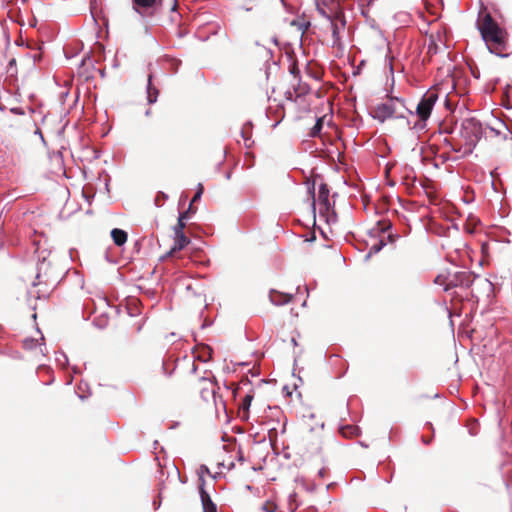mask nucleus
Returning a JSON list of instances; mask_svg holds the SVG:
<instances>
[{"label":"nucleus","instance_id":"f257e3e1","mask_svg":"<svg viewBox=\"0 0 512 512\" xmlns=\"http://www.w3.org/2000/svg\"><path fill=\"white\" fill-rule=\"evenodd\" d=\"M476 28L490 53L500 58L509 57L510 54L506 52L507 32L486 9L480 10Z\"/></svg>","mask_w":512,"mask_h":512},{"label":"nucleus","instance_id":"f03ea898","mask_svg":"<svg viewBox=\"0 0 512 512\" xmlns=\"http://www.w3.org/2000/svg\"><path fill=\"white\" fill-rule=\"evenodd\" d=\"M163 0H132V9L140 17L146 34H150V20L159 12Z\"/></svg>","mask_w":512,"mask_h":512},{"label":"nucleus","instance_id":"7ed1b4c3","mask_svg":"<svg viewBox=\"0 0 512 512\" xmlns=\"http://www.w3.org/2000/svg\"><path fill=\"white\" fill-rule=\"evenodd\" d=\"M460 136L465 140L466 145L476 148L478 142L483 136V127L481 122L474 117L464 119L460 127Z\"/></svg>","mask_w":512,"mask_h":512},{"label":"nucleus","instance_id":"20e7f679","mask_svg":"<svg viewBox=\"0 0 512 512\" xmlns=\"http://www.w3.org/2000/svg\"><path fill=\"white\" fill-rule=\"evenodd\" d=\"M396 113L397 107L393 103L383 102L377 104L370 115L373 119L378 120L380 123H384L386 120L395 117L397 119H405L407 125L410 124L409 119L406 118L403 113Z\"/></svg>","mask_w":512,"mask_h":512},{"label":"nucleus","instance_id":"39448f33","mask_svg":"<svg viewBox=\"0 0 512 512\" xmlns=\"http://www.w3.org/2000/svg\"><path fill=\"white\" fill-rule=\"evenodd\" d=\"M476 277L477 275L471 271H457L449 273L447 283L444 286V291L447 292L456 287L469 288Z\"/></svg>","mask_w":512,"mask_h":512},{"label":"nucleus","instance_id":"423d86ee","mask_svg":"<svg viewBox=\"0 0 512 512\" xmlns=\"http://www.w3.org/2000/svg\"><path fill=\"white\" fill-rule=\"evenodd\" d=\"M438 100V93L436 91L428 90L426 91L420 101L417 104L415 112L416 115H422L426 117H430L432 110Z\"/></svg>","mask_w":512,"mask_h":512},{"label":"nucleus","instance_id":"0eeeda50","mask_svg":"<svg viewBox=\"0 0 512 512\" xmlns=\"http://www.w3.org/2000/svg\"><path fill=\"white\" fill-rule=\"evenodd\" d=\"M50 267V263L46 261V258H42L37 263V272L35 276V281L33 282V286L40 285L42 283L48 284L50 277L48 275V270Z\"/></svg>","mask_w":512,"mask_h":512},{"label":"nucleus","instance_id":"6e6552de","mask_svg":"<svg viewBox=\"0 0 512 512\" xmlns=\"http://www.w3.org/2000/svg\"><path fill=\"white\" fill-rule=\"evenodd\" d=\"M198 489L203 512H217V505L213 502L203 484H199Z\"/></svg>","mask_w":512,"mask_h":512},{"label":"nucleus","instance_id":"1a4fd4ad","mask_svg":"<svg viewBox=\"0 0 512 512\" xmlns=\"http://www.w3.org/2000/svg\"><path fill=\"white\" fill-rule=\"evenodd\" d=\"M18 71H17V65H16V59L11 58L8 61L7 67H6V82L9 86L15 88L16 90L19 89L18 87Z\"/></svg>","mask_w":512,"mask_h":512},{"label":"nucleus","instance_id":"9d476101","mask_svg":"<svg viewBox=\"0 0 512 512\" xmlns=\"http://www.w3.org/2000/svg\"><path fill=\"white\" fill-rule=\"evenodd\" d=\"M270 301L276 306H282L292 301L293 295L289 293H283L275 289H271L269 293Z\"/></svg>","mask_w":512,"mask_h":512},{"label":"nucleus","instance_id":"9b49d317","mask_svg":"<svg viewBox=\"0 0 512 512\" xmlns=\"http://www.w3.org/2000/svg\"><path fill=\"white\" fill-rule=\"evenodd\" d=\"M153 80V74L150 73L147 78V85H146V93H147V103L149 105H152L157 102L159 90L157 87H155L152 83Z\"/></svg>","mask_w":512,"mask_h":512},{"label":"nucleus","instance_id":"f8f14e48","mask_svg":"<svg viewBox=\"0 0 512 512\" xmlns=\"http://www.w3.org/2000/svg\"><path fill=\"white\" fill-rule=\"evenodd\" d=\"M189 243L190 239L185 235V233L174 235V244L170 251H168V254H173L176 251L183 250Z\"/></svg>","mask_w":512,"mask_h":512},{"label":"nucleus","instance_id":"ddd939ff","mask_svg":"<svg viewBox=\"0 0 512 512\" xmlns=\"http://www.w3.org/2000/svg\"><path fill=\"white\" fill-rule=\"evenodd\" d=\"M111 238L116 246H123L128 239V234L120 228H113L110 232Z\"/></svg>","mask_w":512,"mask_h":512},{"label":"nucleus","instance_id":"4468645a","mask_svg":"<svg viewBox=\"0 0 512 512\" xmlns=\"http://www.w3.org/2000/svg\"><path fill=\"white\" fill-rule=\"evenodd\" d=\"M320 205H321L320 214L321 215L328 214L327 218H326V222L328 224L336 222L337 214L334 210V205H332L329 200H328V204H320Z\"/></svg>","mask_w":512,"mask_h":512},{"label":"nucleus","instance_id":"2eb2a0df","mask_svg":"<svg viewBox=\"0 0 512 512\" xmlns=\"http://www.w3.org/2000/svg\"><path fill=\"white\" fill-rule=\"evenodd\" d=\"M376 226H377V230L376 231H374V229L371 230L369 232L370 235L384 234L386 232H389L393 228V224L389 219L378 220L376 223Z\"/></svg>","mask_w":512,"mask_h":512},{"label":"nucleus","instance_id":"dca6fc26","mask_svg":"<svg viewBox=\"0 0 512 512\" xmlns=\"http://www.w3.org/2000/svg\"><path fill=\"white\" fill-rule=\"evenodd\" d=\"M307 186V192L311 197V210L313 213V219H314V227L316 226V206H315V181L314 180H308L306 181Z\"/></svg>","mask_w":512,"mask_h":512},{"label":"nucleus","instance_id":"f3484780","mask_svg":"<svg viewBox=\"0 0 512 512\" xmlns=\"http://www.w3.org/2000/svg\"><path fill=\"white\" fill-rule=\"evenodd\" d=\"M253 400V394L247 393L241 401L240 409L243 410L242 420H248L249 409Z\"/></svg>","mask_w":512,"mask_h":512},{"label":"nucleus","instance_id":"a211bd4d","mask_svg":"<svg viewBox=\"0 0 512 512\" xmlns=\"http://www.w3.org/2000/svg\"><path fill=\"white\" fill-rule=\"evenodd\" d=\"M339 430L344 437L358 436L360 434V428L350 424L341 425Z\"/></svg>","mask_w":512,"mask_h":512},{"label":"nucleus","instance_id":"6ab92c4d","mask_svg":"<svg viewBox=\"0 0 512 512\" xmlns=\"http://www.w3.org/2000/svg\"><path fill=\"white\" fill-rule=\"evenodd\" d=\"M323 125H324V116L316 117L315 124L308 132V136L311 138H316V137L320 136L321 131L323 129Z\"/></svg>","mask_w":512,"mask_h":512},{"label":"nucleus","instance_id":"aec40b11","mask_svg":"<svg viewBox=\"0 0 512 512\" xmlns=\"http://www.w3.org/2000/svg\"><path fill=\"white\" fill-rule=\"evenodd\" d=\"M330 189L326 183H321L318 190V200L320 204H328Z\"/></svg>","mask_w":512,"mask_h":512},{"label":"nucleus","instance_id":"412c9836","mask_svg":"<svg viewBox=\"0 0 512 512\" xmlns=\"http://www.w3.org/2000/svg\"><path fill=\"white\" fill-rule=\"evenodd\" d=\"M316 10L317 12L325 19H327L329 22H332L333 16L328 13L325 9L326 1L325 0H315Z\"/></svg>","mask_w":512,"mask_h":512},{"label":"nucleus","instance_id":"4be33fe9","mask_svg":"<svg viewBox=\"0 0 512 512\" xmlns=\"http://www.w3.org/2000/svg\"><path fill=\"white\" fill-rule=\"evenodd\" d=\"M213 354V349L205 344L201 347V353L196 356V359H198L201 362H207L211 360Z\"/></svg>","mask_w":512,"mask_h":512},{"label":"nucleus","instance_id":"5701e85b","mask_svg":"<svg viewBox=\"0 0 512 512\" xmlns=\"http://www.w3.org/2000/svg\"><path fill=\"white\" fill-rule=\"evenodd\" d=\"M41 343L38 344V341L32 337H27L23 340V348L25 350H33L37 347V345H45V338L44 336L42 335L41 338Z\"/></svg>","mask_w":512,"mask_h":512},{"label":"nucleus","instance_id":"b1692460","mask_svg":"<svg viewBox=\"0 0 512 512\" xmlns=\"http://www.w3.org/2000/svg\"><path fill=\"white\" fill-rule=\"evenodd\" d=\"M253 128V124L251 121H247L242 129H241V137L244 139L245 142L247 141H250L251 140V130Z\"/></svg>","mask_w":512,"mask_h":512},{"label":"nucleus","instance_id":"393cba45","mask_svg":"<svg viewBox=\"0 0 512 512\" xmlns=\"http://www.w3.org/2000/svg\"><path fill=\"white\" fill-rule=\"evenodd\" d=\"M417 117H418V120L414 123L412 129L415 131H422L426 128L427 121L430 117H426V116H422V115H417Z\"/></svg>","mask_w":512,"mask_h":512},{"label":"nucleus","instance_id":"a878e982","mask_svg":"<svg viewBox=\"0 0 512 512\" xmlns=\"http://www.w3.org/2000/svg\"><path fill=\"white\" fill-rule=\"evenodd\" d=\"M198 474V481L199 484H203V487H205V475H211L210 469L205 464H201L199 469L197 470Z\"/></svg>","mask_w":512,"mask_h":512},{"label":"nucleus","instance_id":"bb28decb","mask_svg":"<svg viewBox=\"0 0 512 512\" xmlns=\"http://www.w3.org/2000/svg\"><path fill=\"white\" fill-rule=\"evenodd\" d=\"M511 89V86L510 85H506L505 88H504V91H503V95H502V107L505 108L506 110H511L512 109V105L510 104V101H509V91Z\"/></svg>","mask_w":512,"mask_h":512},{"label":"nucleus","instance_id":"cd10ccee","mask_svg":"<svg viewBox=\"0 0 512 512\" xmlns=\"http://www.w3.org/2000/svg\"><path fill=\"white\" fill-rule=\"evenodd\" d=\"M200 395H201V398L205 401H208L209 400V397H212L215 404L217 403L216 402V391H215V388H211V389H208V388H203L200 392Z\"/></svg>","mask_w":512,"mask_h":512},{"label":"nucleus","instance_id":"c85d7f7f","mask_svg":"<svg viewBox=\"0 0 512 512\" xmlns=\"http://www.w3.org/2000/svg\"><path fill=\"white\" fill-rule=\"evenodd\" d=\"M55 361L62 368H65L69 364L68 357L63 351L56 352Z\"/></svg>","mask_w":512,"mask_h":512},{"label":"nucleus","instance_id":"c756f323","mask_svg":"<svg viewBox=\"0 0 512 512\" xmlns=\"http://www.w3.org/2000/svg\"><path fill=\"white\" fill-rule=\"evenodd\" d=\"M389 98V101L388 103H393L395 106H396V103L400 104L402 106V108L407 111L409 114L413 115V111H411L410 109H408L406 106H405V100L401 97H398V96H388Z\"/></svg>","mask_w":512,"mask_h":512},{"label":"nucleus","instance_id":"7c9ffc66","mask_svg":"<svg viewBox=\"0 0 512 512\" xmlns=\"http://www.w3.org/2000/svg\"><path fill=\"white\" fill-rule=\"evenodd\" d=\"M186 227V223L184 221V217H178L176 225L173 227L174 235L184 233V229Z\"/></svg>","mask_w":512,"mask_h":512},{"label":"nucleus","instance_id":"2f4dec72","mask_svg":"<svg viewBox=\"0 0 512 512\" xmlns=\"http://www.w3.org/2000/svg\"><path fill=\"white\" fill-rule=\"evenodd\" d=\"M387 245V242L384 239H380L377 243L372 245L370 247V254H377L379 253L385 246Z\"/></svg>","mask_w":512,"mask_h":512},{"label":"nucleus","instance_id":"473e14b6","mask_svg":"<svg viewBox=\"0 0 512 512\" xmlns=\"http://www.w3.org/2000/svg\"><path fill=\"white\" fill-rule=\"evenodd\" d=\"M196 213V208L193 207V203L190 202L188 208L185 211L179 212L178 217H184V221L188 220L192 214Z\"/></svg>","mask_w":512,"mask_h":512},{"label":"nucleus","instance_id":"72a5a7b5","mask_svg":"<svg viewBox=\"0 0 512 512\" xmlns=\"http://www.w3.org/2000/svg\"><path fill=\"white\" fill-rule=\"evenodd\" d=\"M167 199L168 195L163 191H159L155 196L154 203L157 207H161Z\"/></svg>","mask_w":512,"mask_h":512},{"label":"nucleus","instance_id":"f704fd0d","mask_svg":"<svg viewBox=\"0 0 512 512\" xmlns=\"http://www.w3.org/2000/svg\"><path fill=\"white\" fill-rule=\"evenodd\" d=\"M276 509L277 504L271 500H267L261 507V510L265 512H275Z\"/></svg>","mask_w":512,"mask_h":512},{"label":"nucleus","instance_id":"c9c22d12","mask_svg":"<svg viewBox=\"0 0 512 512\" xmlns=\"http://www.w3.org/2000/svg\"><path fill=\"white\" fill-rule=\"evenodd\" d=\"M167 62L172 73H176L179 69V66L181 65V61L178 59L167 58Z\"/></svg>","mask_w":512,"mask_h":512},{"label":"nucleus","instance_id":"e433bc0d","mask_svg":"<svg viewBox=\"0 0 512 512\" xmlns=\"http://www.w3.org/2000/svg\"><path fill=\"white\" fill-rule=\"evenodd\" d=\"M289 73L293 75L295 78L300 80V69L296 61H293L289 66Z\"/></svg>","mask_w":512,"mask_h":512},{"label":"nucleus","instance_id":"4c0bfd02","mask_svg":"<svg viewBox=\"0 0 512 512\" xmlns=\"http://www.w3.org/2000/svg\"><path fill=\"white\" fill-rule=\"evenodd\" d=\"M330 24H331V29H332V37L334 39V44H335L336 42H338L340 40V31H339L337 24L334 22V20H332V22H330Z\"/></svg>","mask_w":512,"mask_h":512},{"label":"nucleus","instance_id":"58836bf2","mask_svg":"<svg viewBox=\"0 0 512 512\" xmlns=\"http://www.w3.org/2000/svg\"><path fill=\"white\" fill-rule=\"evenodd\" d=\"M203 192H204L203 185L201 183H199L197 185V189H196V192L191 200V203L199 201L203 195Z\"/></svg>","mask_w":512,"mask_h":512},{"label":"nucleus","instance_id":"ea45409f","mask_svg":"<svg viewBox=\"0 0 512 512\" xmlns=\"http://www.w3.org/2000/svg\"><path fill=\"white\" fill-rule=\"evenodd\" d=\"M162 370H163V373H164L166 376L171 377V376H172V374H173V372H174V370H175V366H174V367H172V369H170V370H169V369H168V366H167V363H166L165 361H163V363H162Z\"/></svg>","mask_w":512,"mask_h":512},{"label":"nucleus","instance_id":"a19ab883","mask_svg":"<svg viewBox=\"0 0 512 512\" xmlns=\"http://www.w3.org/2000/svg\"><path fill=\"white\" fill-rule=\"evenodd\" d=\"M399 234L398 233H389L387 235V240H385L387 243H395L398 239H399Z\"/></svg>","mask_w":512,"mask_h":512},{"label":"nucleus","instance_id":"79ce46f5","mask_svg":"<svg viewBox=\"0 0 512 512\" xmlns=\"http://www.w3.org/2000/svg\"><path fill=\"white\" fill-rule=\"evenodd\" d=\"M474 149L475 148H472L470 145L465 144V149L463 150L461 157L462 158L468 157L469 155H471L473 153Z\"/></svg>","mask_w":512,"mask_h":512},{"label":"nucleus","instance_id":"37998d69","mask_svg":"<svg viewBox=\"0 0 512 512\" xmlns=\"http://www.w3.org/2000/svg\"><path fill=\"white\" fill-rule=\"evenodd\" d=\"M447 279L443 276V275H437L436 278L434 279V283L435 284H438V285H446Z\"/></svg>","mask_w":512,"mask_h":512},{"label":"nucleus","instance_id":"c03bdc74","mask_svg":"<svg viewBox=\"0 0 512 512\" xmlns=\"http://www.w3.org/2000/svg\"><path fill=\"white\" fill-rule=\"evenodd\" d=\"M478 432H479V430H478V423L475 422L471 427H469L468 433L471 436H476L478 434Z\"/></svg>","mask_w":512,"mask_h":512},{"label":"nucleus","instance_id":"a18cd8bd","mask_svg":"<svg viewBox=\"0 0 512 512\" xmlns=\"http://www.w3.org/2000/svg\"><path fill=\"white\" fill-rule=\"evenodd\" d=\"M10 112L15 115H24L25 114L23 108H21V107H12V108H10Z\"/></svg>","mask_w":512,"mask_h":512},{"label":"nucleus","instance_id":"49530a36","mask_svg":"<svg viewBox=\"0 0 512 512\" xmlns=\"http://www.w3.org/2000/svg\"><path fill=\"white\" fill-rule=\"evenodd\" d=\"M97 5H98V1L97 0H90V11H91V14H92V17L95 19V10L97 8Z\"/></svg>","mask_w":512,"mask_h":512},{"label":"nucleus","instance_id":"de8ad7c7","mask_svg":"<svg viewBox=\"0 0 512 512\" xmlns=\"http://www.w3.org/2000/svg\"><path fill=\"white\" fill-rule=\"evenodd\" d=\"M308 431L310 433L314 432L316 430V428H320V429H323L324 428V422H320V423H317L316 425H308Z\"/></svg>","mask_w":512,"mask_h":512},{"label":"nucleus","instance_id":"09e8293b","mask_svg":"<svg viewBox=\"0 0 512 512\" xmlns=\"http://www.w3.org/2000/svg\"><path fill=\"white\" fill-rule=\"evenodd\" d=\"M305 241H306V242H309V243H313V242H315V241H316V234H315V232H314V231L310 232V233L306 236Z\"/></svg>","mask_w":512,"mask_h":512},{"label":"nucleus","instance_id":"8fccbe9b","mask_svg":"<svg viewBox=\"0 0 512 512\" xmlns=\"http://www.w3.org/2000/svg\"><path fill=\"white\" fill-rule=\"evenodd\" d=\"M269 439H270L271 443L274 440L276 441V439H277V430H276V428H272V429L269 430Z\"/></svg>","mask_w":512,"mask_h":512},{"label":"nucleus","instance_id":"3c124183","mask_svg":"<svg viewBox=\"0 0 512 512\" xmlns=\"http://www.w3.org/2000/svg\"><path fill=\"white\" fill-rule=\"evenodd\" d=\"M10 357L14 358V359H22V355L18 352V351H11V352H8V354Z\"/></svg>","mask_w":512,"mask_h":512},{"label":"nucleus","instance_id":"603ef678","mask_svg":"<svg viewBox=\"0 0 512 512\" xmlns=\"http://www.w3.org/2000/svg\"><path fill=\"white\" fill-rule=\"evenodd\" d=\"M311 26V23L309 21L303 22L299 24V29H301L303 32L306 31Z\"/></svg>","mask_w":512,"mask_h":512},{"label":"nucleus","instance_id":"864d4df0","mask_svg":"<svg viewBox=\"0 0 512 512\" xmlns=\"http://www.w3.org/2000/svg\"><path fill=\"white\" fill-rule=\"evenodd\" d=\"M225 156H226V150H223V158H225ZM223 163H224V159H222L221 161H219L216 164V167H215L216 171H220V168L222 167Z\"/></svg>","mask_w":512,"mask_h":512},{"label":"nucleus","instance_id":"5fc2aeb1","mask_svg":"<svg viewBox=\"0 0 512 512\" xmlns=\"http://www.w3.org/2000/svg\"><path fill=\"white\" fill-rule=\"evenodd\" d=\"M90 54H91V52H89L87 55H85V56L82 58V60H81V62H80V64H79V67H82V66H84V65H85L86 61H87V60H89V59H90V57H91V56H90Z\"/></svg>","mask_w":512,"mask_h":512},{"label":"nucleus","instance_id":"6e6d98bb","mask_svg":"<svg viewBox=\"0 0 512 512\" xmlns=\"http://www.w3.org/2000/svg\"><path fill=\"white\" fill-rule=\"evenodd\" d=\"M38 370H46L47 372H51V368L47 365H39Z\"/></svg>","mask_w":512,"mask_h":512},{"label":"nucleus","instance_id":"4d7b16f0","mask_svg":"<svg viewBox=\"0 0 512 512\" xmlns=\"http://www.w3.org/2000/svg\"><path fill=\"white\" fill-rule=\"evenodd\" d=\"M431 441H432V437H429V438H428V437H425V436H423V437H422V442H423L424 444H426V445L430 444V443H431Z\"/></svg>","mask_w":512,"mask_h":512},{"label":"nucleus","instance_id":"13d9d810","mask_svg":"<svg viewBox=\"0 0 512 512\" xmlns=\"http://www.w3.org/2000/svg\"><path fill=\"white\" fill-rule=\"evenodd\" d=\"M451 150H452L453 152L459 153V152H461V151H462V146H454V145H453V146L451 147Z\"/></svg>","mask_w":512,"mask_h":512},{"label":"nucleus","instance_id":"bf43d9fd","mask_svg":"<svg viewBox=\"0 0 512 512\" xmlns=\"http://www.w3.org/2000/svg\"><path fill=\"white\" fill-rule=\"evenodd\" d=\"M326 475V469L325 468H321L319 471H318V476L323 478L325 477Z\"/></svg>","mask_w":512,"mask_h":512},{"label":"nucleus","instance_id":"052dcab7","mask_svg":"<svg viewBox=\"0 0 512 512\" xmlns=\"http://www.w3.org/2000/svg\"><path fill=\"white\" fill-rule=\"evenodd\" d=\"M35 134H36V135H39V137L41 138V140H42L43 142H45V140H44V136H43V134H42V132H41V130H40L39 128H36V130H35Z\"/></svg>","mask_w":512,"mask_h":512},{"label":"nucleus","instance_id":"680f3d73","mask_svg":"<svg viewBox=\"0 0 512 512\" xmlns=\"http://www.w3.org/2000/svg\"><path fill=\"white\" fill-rule=\"evenodd\" d=\"M212 325V321L205 320L204 323L201 325V328L204 329L206 327H209Z\"/></svg>","mask_w":512,"mask_h":512},{"label":"nucleus","instance_id":"e2e57ef3","mask_svg":"<svg viewBox=\"0 0 512 512\" xmlns=\"http://www.w3.org/2000/svg\"><path fill=\"white\" fill-rule=\"evenodd\" d=\"M246 156H247V157H251V158H252V161H251V160H248V163H250V164H249V167H252V166L254 165V156H253V155H251V154H249V153H246Z\"/></svg>","mask_w":512,"mask_h":512},{"label":"nucleus","instance_id":"0e129e2a","mask_svg":"<svg viewBox=\"0 0 512 512\" xmlns=\"http://www.w3.org/2000/svg\"><path fill=\"white\" fill-rule=\"evenodd\" d=\"M246 156H247V157H251V158H252V161H251V160H248V163H250V164H249V167H252V166L254 165V156H253V155H251V154H249V153H246Z\"/></svg>","mask_w":512,"mask_h":512},{"label":"nucleus","instance_id":"69168bd1","mask_svg":"<svg viewBox=\"0 0 512 512\" xmlns=\"http://www.w3.org/2000/svg\"><path fill=\"white\" fill-rule=\"evenodd\" d=\"M153 505H154L155 510L159 509V507L161 506V500H159V501L154 500Z\"/></svg>","mask_w":512,"mask_h":512},{"label":"nucleus","instance_id":"338daca9","mask_svg":"<svg viewBox=\"0 0 512 512\" xmlns=\"http://www.w3.org/2000/svg\"><path fill=\"white\" fill-rule=\"evenodd\" d=\"M283 392H285L287 396H291L292 394L291 391L289 390V387L286 385L283 387Z\"/></svg>","mask_w":512,"mask_h":512},{"label":"nucleus","instance_id":"774afa93","mask_svg":"<svg viewBox=\"0 0 512 512\" xmlns=\"http://www.w3.org/2000/svg\"><path fill=\"white\" fill-rule=\"evenodd\" d=\"M444 143H445L446 145H448L450 148L453 146V144H452L451 140H449V139H447V138H445V139H444Z\"/></svg>","mask_w":512,"mask_h":512}]
</instances>
